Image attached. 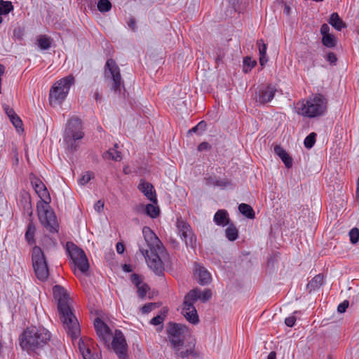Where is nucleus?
I'll list each match as a JSON object with an SVG mask.
<instances>
[{"instance_id": "1", "label": "nucleus", "mask_w": 359, "mask_h": 359, "mask_svg": "<svg viewBox=\"0 0 359 359\" xmlns=\"http://www.w3.org/2000/svg\"><path fill=\"white\" fill-rule=\"evenodd\" d=\"M144 240L138 242L139 250L145 258L148 266L157 275L163 271L162 259L165 257V249L156 233L148 226L142 229Z\"/></svg>"}, {"instance_id": "2", "label": "nucleus", "mask_w": 359, "mask_h": 359, "mask_svg": "<svg viewBox=\"0 0 359 359\" xmlns=\"http://www.w3.org/2000/svg\"><path fill=\"white\" fill-rule=\"evenodd\" d=\"M53 292L54 298L57 302L60 319L65 330L72 339L77 338L81 332L80 326L77 318L70 308L67 290L61 285H56L53 287Z\"/></svg>"}, {"instance_id": "3", "label": "nucleus", "mask_w": 359, "mask_h": 359, "mask_svg": "<svg viewBox=\"0 0 359 359\" xmlns=\"http://www.w3.org/2000/svg\"><path fill=\"white\" fill-rule=\"evenodd\" d=\"M51 333L43 327H27L19 336L21 348L28 354H38L51 340Z\"/></svg>"}, {"instance_id": "4", "label": "nucleus", "mask_w": 359, "mask_h": 359, "mask_svg": "<svg viewBox=\"0 0 359 359\" xmlns=\"http://www.w3.org/2000/svg\"><path fill=\"white\" fill-rule=\"evenodd\" d=\"M297 113L303 116L314 118L323 115L327 109V100L321 94H316L307 100L297 103Z\"/></svg>"}, {"instance_id": "5", "label": "nucleus", "mask_w": 359, "mask_h": 359, "mask_svg": "<svg viewBox=\"0 0 359 359\" xmlns=\"http://www.w3.org/2000/svg\"><path fill=\"white\" fill-rule=\"evenodd\" d=\"M75 79L70 74L55 82L49 92V101L50 104H60L67 97L70 87L74 83Z\"/></svg>"}, {"instance_id": "6", "label": "nucleus", "mask_w": 359, "mask_h": 359, "mask_svg": "<svg viewBox=\"0 0 359 359\" xmlns=\"http://www.w3.org/2000/svg\"><path fill=\"white\" fill-rule=\"evenodd\" d=\"M201 289L196 287L190 290L184 297L182 314L186 319L192 324H197L199 318L194 304L201 297Z\"/></svg>"}, {"instance_id": "7", "label": "nucleus", "mask_w": 359, "mask_h": 359, "mask_svg": "<svg viewBox=\"0 0 359 359\" xmlns=\"http://www.w3.org/2000/svg\"><path fill=\"white\" fill-rule=\"evenodd\" d=\"M32 261L36 278L41 281L46 280L49 276V269L44 252L40 247L34 246L32 248Z\"/></svg>"}, {"instance_id": "8", "label": "nucleus", "mask_w": 359, "mask_h": 359, "mask_svg": "<svg viewBox=\"0 0 359 359\" xmlns=\"http://www.w3.org/2000/svg\"><path fill=\"white\" fill-rule=\"evenodd\" d=\"M49 204L37 205L39 219L41 224L48 231L55 233L57 231L58 223L53 211L49 210Z\"/></svg>"}, {"instance_id": "9", "label": "nucleus", "mask_w": 359, "mask_h": 359, "mask_svg": "<svg viewBox=\"0 0 359 359\" xmlns=\"http://www.w3.org/2000/svg\"><path fill=\"white\" fill-rule=\"evenodd\" d=\"M181 324L170 323L167 329L168 337L175 351H179L184 344V330Z\"/></svg>"}, {"instance_id": "10", "label": "nucleus", "mask_w": 359, "mask_h": 359, "mask_svg": "<svg viewBox=\"0 0 359 359\" xmlns=\"http://www.w3.org/2000/svg\"><path fill=\"white\" fill-rule=\"evenodd\" d=\"M104 75L111 79L112 89L114 92H120L122 86L121 76L118 66L112 59H109L105 65Z\"/></svg>"}, {"instance_id": "11", "label": "nucleus", "mask_w": 359, "mask_h": 359, "mask_svg": "<svg viewBox=\"0 0 359 359\" xmlns=\"http://www.w3.org/2000/svg\"><path fill=\"white\" fill-rule=\"evenodd\" d=\"M84 133L83 132L81 121L76 117L70 118L65 130V140L67 142L76 141L82 139Z\"/></svg>"}, {"instance_id": "12", "label": "nucleus", "mask_w": 359, "mask_h": 359, "mask_svg": "<svg viewBox=\"0 0 359 359\" xmlns=\"http://www.w3.org/2000/svg\"><path fill=\"white\" fill-rule=\"evenodd\" d=\"M176 226L178 230V234L181 237L182 240L184 241L186 245L194 248L196 245V238L194 236L190 225L182 218H178Z\"/></svg>"}, {"instance_id": "13", "label": "nucleus", "mask_w": 359, "mask_h": 359, "mask_svg": "<svg viewBox=\"0 0 359 359\" xmlns=\"http://www.w3.org/2000/svg\"><path fill=\"white\" fill-rule=\"evenodd\" d=\"M112 338L111 348L118 359H128L127 344L123 332L116 330L115 334Z\"/></svg>"}, {"instance_id": "14", "label": "nucleus", "mask_w": 359, "mask_h": 359, "mask_svg": "<svg viewBox=\"0 0 359 359\" xmlns=\"http://www.w3.org/2000/svg\"><path fill=\"white\" fill-rule=\"evenodd\" d=\"M94 327L99 339L109 348L113 333L109 326L100 318H97L94 320Z\"/></svg>"}, {"instance_id": "15", "label": "nucleus", "mask_w": 359, "mask_h": 359, "mask_svg": "<svg viewBox=\"0 0 359 359\" xmlns=\"http://www.w3.org/2000/svg\"><path fill=\"white\" fill-rule=\"evenodd\" d=\"M276 88L274 86L267 85L260 88L255 94L253 99L259 104H264L271 102L275 95Z\"/></svg>"}, {"instance_id": "16", "label": "nucleus", "mask_w": 359, "mask_h": 359, "mask_svg": "<svg viewBox=\"0 0 359 359\" xmlns=\"http://www.w3.org/2000/svg\"><path fill=\"white\" fill-rule=\"evenodd\" d=\"M31 184L41 201L46 205L49 204L51 201L50 196L42 181L37 177H34L31 180Z\"/></svg>"}, {"instance_id": "17", "label": "nucleus", "mask_w": 359, "mask_h": 359, "mask_svg": "<svg viewBox=\"0 0 359 359\" xmlns=\"http://www.w3.org/2000/svg\"><path fill=\"white\" fill-rule=\"evenodd\" d=\"M330 27L324 23L321 25L320 32L322 34L321 42L327 48H332L337 46V38L330 33Z\"/></svg>"}, {"instance_id": "18", "label": "nucleus", "mask_w": 359, "mask_h": 359, "mask_svg": "<svg viewBox=\"0 0 359 359\" xmlns=\"http://www.w3.org/2000/svg\"><path fill=\"white\" fill-rule=\"evenodd\" d=\"M194 276L198 283L201 285H205L210 283L211 275L208 271L198 263H194Z\"/></svg>"}, {"instance_id": "19", "label": "nucleus", "mask_w": 359, "mask_h": 359, "mask_svg": "<svg viewBox=\"0 0 359 359\" xmlns=\"http://www.w3.org/2000/svg\"><path fill=\"white\" fill-rule=\"evenodd\" d=\"M138 189L150 201L153 203H157L156 191L154 186L151 183L141 180L138 185Z\"/></svg>"}, {"instance_id": "20", "label": "nucleus", "mask_w": 359, "mask_h": 359, "mask_svg": "<svg viewBox=\"0 0 359 359\" xmlns=\"http://www.w3.org/2000/svg\"><path fill=\"white\" fill-rule=\"evenodd\" d=\"M274 152L275 154L278 156L283 162L284 163L285 165L287 168H290L292 165V159L290 156V155L286 152L285 149H283V147H281L279 145H276L274 147Z\"/></svg>"}, {"instance_id": "21", "label": "nucleus", "mask_w": 359, "mask_h": 359, "mask_svg": "<svg viewBox=\"0 0 359 359\" xmlns=\"http://www.w3.org/2000/svg\"><path fill=\"white\" fill-rule=\"evenodd\" d=\"M67 250L73 262L85 255L84 251L81 248L77 247L72 242L67 243Z\"/></svg>"}, {"instance_id": "22", "label": "nucleus", "mask_w": 359, "mask_h": 359, "mask_svg": "<svg viewBox=\"0 0 359 359\" xmlns=\"http://www.w3.org/2000/svg\"><path fill=\"white\" fill-rule=\"evenodd\" d=\"M214 222L216 224L222 226L229 224V218L227 211L225 210H219L217 211L214 216Z\"/></svg>"}, {"instance_id": "23", "label": "nucleus", "mask_w": 359, "mask_h": 359, "mask_svg": "<svg viewBox=\"0 0 359 359\" xmlns=\"http://www.w3.org/2000/svg\"><path fill=\"white\" fill-rule=\"evenodd\" d=\"M118 144H116L114 148H111L102 154L103 158L106 160H114L120 161L122 159L121 153L117 150Z\"/></svg>"}, {"instance_id": "24", "label": "nucleus", "mask_w": 359, "mask_h": 359, "mask_svg": "<svg viewBox=\"0 0 359 359\" xmlns=\"http://www.w3.org/2000/svg\"><path fill=\"white\" fill-rule=\"evenodd\" d=\"M257 45L259 46V64L262 67H264L268 61L266 56L267 46L264 43L263 39L258 40Z\"/></svg>"}, {"instance_id": "25", "label": "nucleus", "mask_w": 359, "mask_h": 359, "mask_svg": "<svg viewBox=\"0 0 359 359\" xmlns=\"http://www.w3.org/2000/svg\"><path fill=\"white\" fill-rule=\"evenodd\" d=\"M328 22L337 31H341L346 27L344 21L340 18L337 13L331 14Z\"/></svg>"}, {"instance_id": "26", "label": "nucleus", "mask_w": 359, "mask_h": 359, "mask_svg": "<svg viewBox=\"0 0 359 359\" xmlns=\"http://www.w3.org/2000/svg\"><path fill=\"white\" fill-rule=\"evenodd\" d=\"M73 263L79 269V270L86 273L89 269V263L86 254L83 256L80 257L79 259H75Z\"/></svg>"}, {"instance_id": "27", "label": "nucleus", "mask_w": 359, "mask_h": 359, "mask_svg": "<svg viewBox=\"0 0 359 359\" xmlns=\"http://www.w3.org/2000/svg\"><path fill=\"white\" fill-rule=\"evenodd\" d=\"M36 227L32 221H30L27 225V231L25 232V239L29 245H34L36 243L34 235Z\"/></svg>"}, {"instance_id": "28", "label": "nucleus", "mask_w": 359, "mask_h": 359, "mask_svg": "<svg viewBox=\"0 0 359 359\" xmlns=\"http://www.w3.org/2000/svg\"><path fill=\"white\" fill-rule=\"evenodd\" d=\"M323 283V276L322 274H318L313 277L311 280L307 284V289L311 292L313 290L318 289Z\"/></svg>"}, {"instance_id": "29", "label": "nucleus", "mask_w": 359, "mask_h": 359, "mask_svg": "<svg viewBox=\"0 0 359 359\" xmlns=\"http://www.w3.org/2000/svg\"><path fill=\"white\" fill-rule=\"evenodd\" d=\"M240 212L249 219H253L255 217L252 208L246 203H241L238 206Z\"/></svg>"}, {"instance_id": "30", "label": "nucleus", "mask_w": 359, "mask_h": 359, "mask_svg": "<svg viewBox=\"0 0 359 359\" xmlns=\"http://www.w3.org/2000/svg\"><path fill=\"white\" fill-rule=\"evenodd\" d=\"M37 41L38 46L41 50H48L51 46V39L46 35H41Z\"/></svg>"}, {"instance_id": "31", "label": "nucleus", "mask_w": 359, "mask_h": 359, "mask_svg": "<svg viewBox=\"0 0 359 359\" xmlns=\"http://www.w3.org/2000/svg\"><path fill=\"white\" fill-rule=\"evenodd\" d=\"M225 233L226 238L230 241H233L238 238V230L233 224H229L226 228Z\"/></svg>"}, {"instance_id": "32", "label": "nucleus", "mask_w": 359, "mask_h": 359, "mask_svg": "<svg viewBox=\"0 0 359 359\" xmlns=\"http://www.w3.org/2000/svg\"><path fill=\"white\" fill-rule=\"evenodd\" d=\"M209 184L219 187H226L231 184L230 182L226 179H217L210 177L208 180Z\"/></svg>"}, {"instance_id": "33", "label": "nucleus", "mask_w": 359, "mask_h": 359, "mask_svg": "<svg viewBox=\"0 0 359 359\" xmlns=\"http://www.w3.org/2000/svg\"><path fill=\"white\" fill-rule=\"evenodd\" d=\"M145 212L150 217L156 218L159 215L160 210L158 207L153 204H147L145 208Z\"/></svg>"}, {"instance_id": "34", "label": "nucleus", "mask_w": 359, "mask_h": 359, "mask_svg": "<svg viewBox=\"0 0 359 359\" xmlns=\"http://www.w3.org/2000/svg\"><path fill=\"white\" fill-rule=\"evenodd\" d=\"M0 15H6L13 10V6L11 1H0Z\"/></svg>"}, {"instance_id": "35", "label": "nucleus", "mask_w": 359, "mask_h": 359, "mask_svg": "<svg viewBox=\"0 0 359 359\" xmlns=\"http://www.w3.org/2000/svg\"><path fill=\"white\" fill-rule=\"evenodd\" d=\"M97 9L101 13L108 12L111 9V4L109 0H100L97 3Z\"/></svg>"}, {"instance_id": "36", "label": "nucleus", "mask_w": 359, "mask_h": 359, "mask_svg": "<svg viewBox=\"0 0 359 359\" xmlns=\"http://www.w3.org/2000/svg\"><path fill=\"white\" fill-rule=\"evenodd\" d=\"M316 134L315 133H310L304 140V146L307 149H311L313 147L316 142Z\"/></svg>"}, {"instance_id": "37", "label": "nucleus", "mask_w": 359, "mask_h": 359, "mask_svg": "<svg viewBox=\"0 0 359 359\" xmlns=\"http://www.w3.org/2000/svg\"><path fill=\"white\" fill-rule=\"evenodd\" d=\"M137 288V295L140 299H144L149 290V286L146 283H142Z\"/></svg>"}, {"instance_id": "38", "label": "nucleus", "mask_w": 359, "mask_h": 359, "mask_svg": "<svg viewBox=\"0 0 359 359\" xmlns=\"http://www.w3.org/2000/svg\"><path fill=\"white\" fill-rule=\"evenodd\" d=\"M94 176V173L93 172H86L81 177L79 180V183L81 185H85L87 184L91 178Z\"/></svg>"}, {"instance_id": "39", "label": "nucleus", "mask_w": 359, "mask_h": 359, "mask_svg": "<svg viewBox=\"0 0 359 359\" xmlns=\"http://www.w3.org/2000/svg\"><path fill=\"white\" fill-rule=\"evenodd\" d=\"M206 128V123L204 121H200L196 126L193 127L191 129H190L188 133H198V130L201 132H203L205 130Z\"/></svg>"}, {"instance_id": "40", "label": "nucleus", "mask_w": 359, "mask_h": 359, "mask_svg": "<svg viewBox=\"0 0 359 359\" xmlns=\"http://www.w3.org/2000/svg\"><path fill=\"white\" fill-rule=\"evenodd\" d=\"M350 241L352 243H358L359 240V230L357 228H353L349 231Z\"/></svg>"}, {"instance_id": "41", "label": "nucleus", "mask_w": 359, "mask_h": 359, "mask_svg": "<svg viewBox=\"0 0 359 359\" xmlns=\"http://www.w3.org/2000/svg\"><path fill=\"white\" fill-rule=\"evenodd\" d=\"M243 64L245 66L248 67V68L244 67V71L245 72H248L257 65V62L255 60H252L250 57H246L243 60Z\"/></svg>"}, {"instance_id": "42", "label": "nucleus", "mask_w": 359, "mask_h": 359, "mask_svg": "<svg viewBox=\"0 0 359 359\" xmlns=\"http://www.w3.org/2000/svg\"><path fill=\"white\" fill-rule=\"evenodd\" d=\"M83 357L84 359H102L101 355L98 353H92L90 348H87L86 351L83 352Z\"/></svg>"}, {"instance_id": "43", "label": "nucleus", "mask_w": 359, "mask_h": 359, "mask_svg": "<svg viewBox=\"0 0 359 359\" xmlns=\"http://www.w3.org/2000/svg\"><path fill=\"white\" fill-rule=\"evenodd\" d=\"M13 125L17 128H21L22 126V122L20 118L15 114L13 116L9 118Z\"/></svg>"}, {"instance_id": "44", "label": "nucleus", "mask_w": 359, "mask_h": 359, "mask_svg": "<svg viewBox=\"0 0 359 359\" xmlns=\"http://www.w3.org/2000/svg\"><path fill=\"white\" fill-rule=\"evenodd\" d=\"M200 296L198 299H201L203 302H208L212 297V292L210 289H205L203 292L201 291Z\"/></svg>"}, {"instance_id": "45", "label": "nucleus", "mask_w": 359, "mask_h": 359, "mask_svg": "<svg viewBox=\"0 0 359 359\" xmlns=\"http://www.w3.org/2000/svg\"><path fill=\"white\" fill-rule=\"evenodd\" d=\"M165 317V314L157 315L156 316L154 317L151 320L150 323H151V324H152L154 325H161L164 321Z\"/></svg>"}, {"instance_id": "46", "label": "nucleus", "mask_w": 359, "mask_h": 359, "mask_svg": "<svg viewBox=\"0 0 359 359\" xmlns=\"http://www.w3.org/2000/svg\"><path fill=\"white\" fill-rule=\"evenodd\" d=\"M24 36V29L21 27H17L13 29V37L21 40Z\"/></svg>"}, {"instance_id": "47", "label": "nucleus", "mask_w": 359, "mask_h": 359, "mask_svg": "<svg viewBox=\"0 0 359 359\" xmlns=\"http://www.w3.org/2000/svg\"><path fill=\"white\" fill-rule=\"evenodd\" d=\"M182 348H183V346ZM175 352L177 355H178L182 358H184L188 357L192 353V351L189 350L187 348H186V349L181 348L179 351H175Z\"/></svg>"}, {"instance_id": "48", "label": "nucleus", "mask_w": 359, "mask_h": 359, "mask_svg": "<svg viewBox=\"0 0 359 359\" xmlns=\"http://www.w3.org/2000/svg\"><path fill=\"white\" fill-rule=\"evenodd\" d=\"M131 281L136 286V287H139L143 283L141 277L136 273H133L131 276Z\"/></svg>"}, {"instance_id": "49", "label": "nucleus", "mask_w": 359, "mask_h": 359, "mask_svg": "<svg viewBox=\"0 0 359 359\" xmlns=\"http://www.w3.org/2000/svg\"><path fill=\"white\" fill-rule=\"evenodd\" d=\"M349 302L347 300H344L343 302L339 304L337 307V311L339 313H344L347 308L348 307Z\"/></svg>"}, {"instance_id": "50", "label": "nucleus", "mask_w": 359, "mask_h": 359, "mask_svg": "<svg viewBox=\"0 0 359 359\" xmlns=\"http://www.w3.org/2000/svg\"><path fill=\"white\" fill-rule=\"evenodd\" d=\"M296 318L294 316H290L285 319V323L287 327H292L294 325Z\"/></svg>"}, {"instance_id": "51", "label": "nucleus", "mask_w": 359, "mask_h": 359, "mask_svg": "<svg viewBox=\"0 0 359 359\" xmlns=\"http://www.w3.org/2000/svg\"><path fill=\"white\" fill-rule=\"evenodd\" d=\"M326 60L330 64L335 65L337 61V55L334 53L330 52L326 56Z\"/></svg>"}, {"instance_id": "52", "label": "nucleus", "mask_w": 359, "mask_h": 359, "mask_svg": "<svg viewBox=\"0 0 359 359\" xmlns=\"http://www.w3.org/2000/svg\"><path fill=\"white\" fill-rule=\"evenodd\" d=\"M154 306H155V304H153V303H149V304H144L142 307V313H149L154 308Z\"/></svg>"}, {"instance_id": "53", "label": "nucleus", "mask_w": 359, "mask_h": 359, "mask_svg": "<svg viewBox=\"0 0 359 359\" xmlns=\"http://www.w3.org/2000/svg\"><path fill=\"white\" fill-rule=\"evenodd\" d=\"M3 108L9 118H11L12 116H13L16 114L14 111V110L12 108L9 107V106H8V105H4L3 107Z\"/></svg>"}, {"instance_id": "54", "label": "nucleus", "mask_w": 359, "mask_h": 359, "mask_svg": "<svg viewBox=\"0 0 359 359\" xmlns=\"http://www.w3.org/2000/svg\"><path fill=\"white\" fill-rule=\"evenodd\" d=\"M210 145L209 144V143L206 142H203L202 143H201L198 146V150L200 151H204V150H208L210 149Z\"/></svg>"}, {"instance_id": "55", "label": "nucleus", "mask_w": 359, "mask_h": 359, "mask_svg": "<svg viewBox=\"0 0 359 359\" xmlns=\"http://www.w3.org/2000/svg\"><path fill=\"white\" fill-rule=\"evenodd\" d=\"M103 208H104V202H102L100 200L97 201L94 205L95 210L97 212H100L103 209Z\"/></svg>"}, {"instance_id": "56", "label": "nucleus", "mask_w": 359, "mask_h": 359, "mask_svg": "<svg viewBox=\"0 0 359 359\" xmlns=\"http://www.w3.org/2000/svg\"><path fill=\"white\" fill-rule=\"evenodd\" d=\"M116 251L118 254H122L124 252V245L121 243H118L116 244Z\"/></svg>"}, {"instance_id": "57", "label": "nucleus", "mask_w": 359, "mask_h": 359, "mask_svg": "<svg viewBox=\"0 0 359 359\" xmlns=\"http://www.w3.org/2000/svg\"><path fill=\"white\" fill-rule=\"evenodd\" d=\"M228 2L231 6L232 9L236 11L237 6L238 4V0H228Z\"/></svg>"}, {"instance_id": "58", "label": "nucleus", "mask_w": 359, "mask_h": 359, "mask_svg": "<svg viewBox=\"0 0 359 359\" xmlns=\"http://www.w3.org/2000/svg\"><path fill=\"white\" fill-rule=\"evenodd\" d=\"M78 147V145L76 144V141H73L72 142H71L69 146H68V149L69 150H70L71 151H74L76 150Z\"/></svg>"}, {"instance_id": "59", "label": "nucleus", "mask_w": 359, "mask_h": 359, "mask_svg": "<svg viewBox=\"0 0 359 359\" xmlns=\"http://www.w3.org/2000/svg\"><path fill=\"white\" fill-rule=\"evenodd\" d=\"M79 350L82 355H83V352L86 351V350L88 348L86 347L84 342L81 340H80V341L79 343Z\"/></svg>"}, {"instance_id": "60", "label": "nucleus", "mask_w": 359, "mask_h": 359, "mask_svg": "<svg viewBox=\"0 0 359 359\" xmlns=\"http://www.w3.org/2000/svg\"><path fill=\"white\" fill-rule=\"evenodd\" d=\"M128 25L130 28L133 29V31L136 29V22L135 19L131 18L128 22Z\"/></svg>"}, {"instance_id": "61", "label": "nucleus", "mask_w": 359, "mask_h": 359, "mask_svg": "<svg viewBox=\"0 0 359 359\" xmlns=\"http://www.w3.org/2000/svg\"><path fill=\"white\" fill-rule=\"evenodd\" d=\"M291 8L287 4H285L283 13L286 15H289L290 14Z\"/></svg>"}, {"instance_id": "62", "label": "nucleus", "mask_w": 359, "mask_h": 359, "mask_svg": "<svg viewBox=\"0 0 359 359\" xmlns=\"http://www.w3.org/2000/svg\"><path fill=\"white\" fill-rule=\"evenodd\" d=\"M267 359H276V353L275 351H271L268 355Z\"/></svg>"}, {"instance_id": "63", "label": "nucleus", "mask_w": 359, "mask_h": 359, "mask_svg": "<svg viewBox=\"0 0 359 359\" xmlns=\"http://www.w3.org/2000/svg\"><path fill=\"white\" fill-rule=\"evenodd\" d=\"M5 67L3 65H0V80H1V76L4 74Z\"/></svg>"}, {"instance_id": "64", "label": "nucleus", "mask_w": 359, "mask_h": 359, "mask_svg": "<svg viewBox=\"0 0 359 359\" xmlns=\"http://www.w3.org/2000/svg\"><path fill=\"white\" fill-rule=\"evenodd\" d=\"M170 242L174 245V248L177 247L178 243L174 239H170Z\"/></svg>"}]
</instances>
